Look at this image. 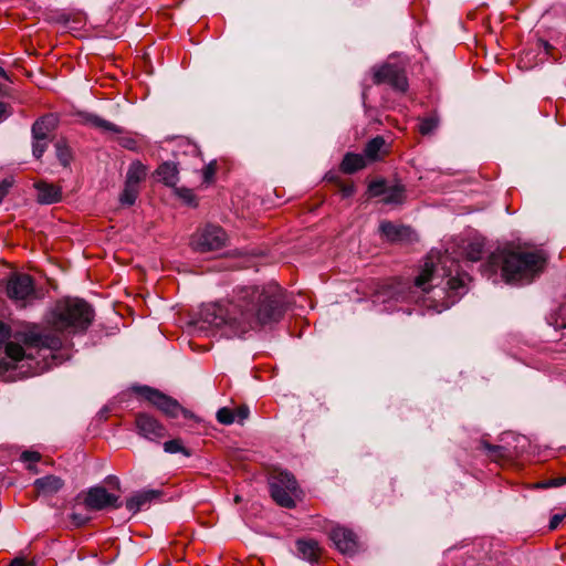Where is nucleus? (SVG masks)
<instances>
[{
    "label": "nucleus",
    "mask_w": 566,
    "mask_h": 566,
    "mask_svg": "<svg viewBox=\"0 0 566 566\" xmlns=\"http://www.w3.org/2000/svg\"><path fill=\"white\" fill-rule=\"evenodd\" d=\"M438 125H439V118L436 114H432L428 117L420 118L419 133L421 135H429L432 132H434V129H437Z\"/></svg>",
    "instance_id": "27"
},
{
    "label": "nucleus",
    "mask_w": 566,
    "mask_h": 566,
    "mask_svg": "<svg viewBox=\"0 0 566 566\" xmlns=\"http://www.w3.org/2000/svg\"><path fill=\"white\" fill-rule=\"evenodd\" d=\"M9 566H32L24 557H15Z\"/></svg>",
    "instance_id": "44"
},
{
    "label": "nucleus",
    "mask_w": 566,
    "mask_h": 566,
    "mask_svg": "<svg viewBox=\"0 0 566 566\" xmlns=\"http://www.w3.org/2000/svg\"><path fill=\"white\" fill-rule=\"evenodd\" d=\"M555 327L558 329L566 328V303L560 305L556 317H555Z\"/></svg>",
    "instance_id": "34"
},
{
    "label": "nucleus",
    "mask_w": 566,
    "mask_h": 566,
    "mask_svg": "<svg viewBox=\"0 0 566 566\" xmlns=\"http://www.w3.org/2000/svg\"><path fill=\"white\" fill-rule=\"evenodd\" d=\"M140 192V187L125 184L124 189L119 196V201L123 206L130 207L136 202Z\"/></svg>",
    "instance_id": "26"
},
{
    "label": "nucleus",
    "mask_w": 566,
    "mask_h": 566,
    "mask_svg": "<svg viewBox=\"0 0 566 566\" xmlns=\"http://www.w3.org/2000/svg\"><path fill=\"white\" fill-rule=\"evenodd\" d=\"M38 190V201L43 205L57 202L62 198L61 188L45 181H39L35 185Z\"/></svg>",
    "instance_id": "17"
},
{
    "label": "nucleus",
    "mask_w": 566,
    "mask_h": 566,
    "mask_svg": "<svg viewBox=\"0 0 566 566\" xmlns=\"http://www.w3.org/2000/svg\"><path fill=\"white\" fill-rule=\"evenodd\" d=\"M269 485L273 501L280 506L293 509L296 501L302 499L303 492L297 481L287 471L273 470L269 478Z\"/></svg>",
    "instance_id": "6"
},
{
    "label": "nucleus",
    "mask_w": 566,
    "mask_h": 566,
    "mask_svg": "<svg viewBox=\"0 0 566 566\" xmlns=\"http://www.w3.org/2000/svg\"><path fill=\"white\" fill-rule=\"evenodd\" d=\"M465 255L470 261H479L483 255V244L480 242H471L465 248Z\"/></svg>",
    "instance_id": "32"
},
{
    "label": "nucleus",
    "mask_w": 566,
    "mask_h": 566,
    "mask_svg": "<svg viewBox=\"0 0 566 566\" xmlns=\"http://www.w3.org/2000/svg\"><path fill=\"white\" fill-rule=\"evenodd\" d=\"M329 538L343 554H354L358 548L356 534L344 526H334L329 532Z\"/></svg>",
    "instance_id": "13"
},
{
    "label": "nucleus",
    "mask_w": 566,
    "mask_h": 566,
    "mask_svg": "<svg viewBox=\"0 0 566 566\" xmlns=\"http://www.w3.org/2000/svg\"><path fill=\"white\" fill-rule=\"evenodd\" d=\"M46 139H34L33 155L35 158H41L46 148Z\"/></svg>",
    "instance_id": "38"
},
{
    "label": "nucleus",
    "mask_w": 566,
    "mask_h": 566,
    "mask_svg": "<svg viewBox=\"0 0 566 566\" xmlns=\"http://www.w3.org/2000/svg\"><path fill=\"white\" fill-rule=\"evenodd\" d=\"M6 355L14 363L21 361L23 358H31V355L25 353L24 346L15 343L8 342L4 347Z\"/></svg>",
    "instance_id": "24"
},
{
    "label": "nucleus",
    "mask_w": 566,
    "mask_h": 566,
    "mask_svg": "<svg viewBox=\"0 0 566 566\" xmlns=\"http://www.w3.org/2000/svg\"><path fill=\"white\" fill-rule=\"evenodd\" d=\"M146 176L147 167L140 161L136 160L128 167L125 184L140 187L139 185L146 179Z\"/></svg>",
    "instance_id": "20"
},
{
    "label": "nucleus",
    "mask_w": 566,
    "mask_h": 566,
    "mask_svg": "<svg viewBox=\"0 0 566 566\" xmlns=\"http://www.w3.org/2000/svg\"><path fill=\"white\" fill-rule=\"evenodd\" d=\"M158 495H159V492L154 491V490L137 492L126 500V502H125L126 510L132 515H135L139 510H142L143 507L148 505Z\"/></svg>",
    "instance_id": "16"
},
{
    "label": "nucleus",
    "mask_w": 566,
    "mask_h": 566,
    "mask_svg": "<svg viewBox=\"0 0 566 566\" xmlns=\"http://www.w3.org/2000/svg\"><path fill=\"white\" fill-rule=\"evenodd\" d=\"M227 240V233L221 227L207 224L192 235L191 247L198 252L216 251L223 248Z\"/></svg>",
    "instance_id": "9"
},
{
    "label": "nucleus",
    "mask_w": 566,
    "mask_h": 566,
    "mask_svg": "<svg viewBox=\"0 0 566 566\" xmlns=\"http://www.w3.org/2000/svg\"><path fill=\"white\" fill-rule=\"evenodd\" d=\"M0 77H2L4 80H9L7 72L1 66H0Z\"/></svg>",
    "instance_id": "48"
},
{
    "label": "nucleus",
    "mask_w": 566,
    "mask_h": 566,
    "mask_svg": "<svg viewBox=\"0 0 566 566\" xmlns=\"http://www.w3.org/2000/svg\"><path fill=\"white\" fill-rule=\"evenodd\" d=\"M369 192L373 196H379V195H385L386 196L387 189L385 187V182L384 181H374V182H371L369 185Z\"/></svg>",
    "instance_id": "37"
},
{
    "label": "nucleus",
    "mask_w": 566,
    "mask_h": 566,
    "mask_svg": "<svg viewBox=\"0 0 566 566\" xmlns=\"http://www.w3.org/2000/svg\"><path fill=\"white\" fill-rule=\"evenodd\" d=\"M34 490L39 495L52 496L64 486V481L56 475H46L36 479L33 483Z\"/></svg>",
    "instance_id": "15"
},
{
    "label": "nucleus",
    "mask_w": 566,
    "mask_h": 566,
    "mask_svg": "<svg viewBox=\"0 0 566 566\" xmlns=\"http://www.w3.org/2000/svg\"><path fill=\"white\" fill-rule=\"evenodd\" d=\"M85 505L95 511L104 510L108 506L118 509V496L111 494L103 486H95L88 490L87 495L84 500Z\"/></svg>",
    "instance_id": "12"
},
{
    "label": "nucleus",
    "mask_w": 566,
    "mask_h": 566,
    "mask_svg": "<svg viewBox=\"0 0 566 566\" xmlns=\"http://www.w3.org/2000/svg\"><path fill=\"white\" fill-rule=\"evenodd\" d=\"M539 45L544 48L545 52L548 53L549 50H551V45L548 42H545V41H539Z\"/></svg>",
    "instance_id": "47"
},
{
    "label": "nucleus",
    "mask_w": 566,
    "mask_h": 566,
    "mask_svg": "<svg viewBox=\"0 0 566 566\" xmlns=\"http://www.w3.org/2000/svg\"><path fill=\"white\" fill-rule=\"evenodd\" d=\"M403 200V188L395 186L387 190L384 198L385 203H400Z\"/></svg>",
    "instance_id": "31"
},
{
    "label": "nucleus",
    "mask_w": 566,
    "mask_h": 566,
    "mask_svg": "<svg viewBox=\"0 0 566 566\" xmlns=\"http://www.w3.org/2000/svg\"><path fill=\"white\" fill-rule=\"evenodd\" d=\"M233 411H234L235 420H238L239 422H242L243 420H245L249 417V412H250L249 408L247 406H240L237 409H234Z\"/></svg>",
    "instance_id": "40"
},
{
    "label": "nucleus",
    "mask_w": 566,
    "mask_h": 566,
    "mask_svg": "<svg viewBox=\"0 0 566 566\" xmlns=\"http://www.w3.org/2000/svg\"><path fill=\"white\" fill-rule=\"evenodd\" d=\"M94 318L92 306L81 298L64 297L54 304L46 315V324L59 333H84Z\"/></svg>",
    "instance_id": "3"
},
{
    "label": "nucleus",
    "mask_w": 566,
    "mask_h": 566,
    "mask_svg": "<svg viewBox=\"0 0 566 566\" xmlns=\"http://www.w3.org/2000/svg\"><path fill=\"white\" fill-rule=\"evenodd\" d=\"M41 454L36 451H23L20 455V460L27 463V469L31 472L38 473L35 464L40 461Z\"/></svg>",
    "instance_id": "29"
},
{
    "label": "nucleus",
    "mask_w": 566,
    "mask_h": 566,
    "mask_svg": "<svg viewBox=\"0 0 566 566\" xmlns=\"http://www.w3.org/2000/svg\"><path fill=\"white\" fill-rule=\"evenodd\" d=\"M138 434L150 441H157L167 434L166 428L153 416L139 412L135 417Z\"/></svg>",
    "instance_id": "11"
},
{
    "label": "nucleus",
    "mask_w": 566,
    "mask_h": 566,
    "mask_svg": "<svg viewBox=\"0 0 566 566\" xmlns=\"http://www.w3.org/2000/svg\"><path fill=\"white\" fill-rule=\"evenodd\" d=\"M385 146V139L380 136H377L369 140L364 149L365 157L369 160H376L379 157V151Z\"/></svg>",
    "instance_id": "25"
},
{
    "label": "nucleus",
    "mask_w": 566,
    "mask_h": 566,
    "mask_svg": "<svg viewBox=\"0 0 566 566\" xmlns=\"http://www.w3.org/2000/svg\"><path fill=\"white\" fill-rule=\"evenodd\" d=\"M564 484H566V475L559 476V478H554V479H548V480L539 483L538 486L543 488V489H548V488H558Z\"/></svg>",
    "instance_id": "35"
},
{
    "label": "nucleus",
    "mask_w": 566,
    "mask_h": 566,
    "mask_svg": "<svg viewBox=\"0 0 566 566\" xmlns=\"http://www.w3.org/2000/svg\"><path fill=\"white\" fill-rule=\"evenodd\" d=\"M54 127L53 116H44L38 119L32 126V135L34 139H46L49 133Z\"/></svg>",
    "instance_id": "22"
},
{
    "label": "nucleus",
    "mask_w": 566,
    "mask_h": 566,
    "mask_svg": "<svg viewBox=\"0 0 566 566\" xmlns=\"http://www.w3.org/2000/svg\"><path fill=\"white\" fill-rule=\"evenodd\" d=\"M133 390L169 418H177L180 413L188 417V411L176 399L158 389L148 386H136Z\"/></svg>",
    "instance_id": "8"
},
{
    "label": "nucleus",
    "mask_w": 566,
    "mask_h": 566,
    "mask_svg": "<svg viewBox=\"0 0 566 566\" xmlns=\"http://www.w3.org/2000/svg\"><path fill=\"white\" fill-rule=\"evenodd\" d=\"M11 186H12V182L8 179H4L2 182H0V202L7 196Z\"/></svg>",
    "instance_id": "42"
},
{
    "label": "nucleus",
    "mask_w": 566,
    "mask_h": 566,
    "mask_svg": "<svg viewBox=\"0 0 566 566\" xmlns=\"http://www.w3.org/2000/svg\"><path fill=\"white\" fill-rule=\"evenodd\" d=\"M217 420L226 426L232 424L235 421L234 411L230 408L223 407L218 410Z\"/></svg>",
    "instance_id": "33"
},
{
    "label": "nucleus",
    "mask_w": 566,
    "mask_h": 566,
    "mask_svg": "<svg viewBox=\"0 0 566 566\" xmlns=\"http://www.w3.org/2000/svg\"><path fill=\"white\" fill-rule=\"evenodd\" d=\"M55 148H56V156H57L60 163L64 167H66L72 159V154H71L70 147L64 142L60 140L55 144Z\"/></svg>",
    "instance_id": "30"
},
{
    "label": "nucleus",
    "mask_w": 566,
    "mask_h": 566,
    "mask_svg": "<svg viewBox=\"0 0 566 566\" xmlns=\"http://www.w3.org/2000/svg\"><path fill=\"white\" fill-rule=\"evenodd\" d=\"M84 120L86 124L95 128H98L103 132H109L114 134L122 133V129L118 126L94 114L85 115Z\"/></svg>",
    "instance_id": "23"
},
{
    "label": "nucleus",
    "mask_w": 566,
    "mask_h": 566,
    "mask_svg": "<svg viewBox=\"0 0 566 566\" xmlns=\"http://www.w3.org/2000/svg\"><path fill=\"white\" fill-rule=\"evenodd\" d=\"M373 83L376 85L388 84L395 91L405 93L408 90L406 69L398 62H385L371 69Z\"/></svg>",
    "instance_id": "7"
},
{
    "label": "nucleus",
    "mask_w": 566,
    "mask_h": 566,
    "mask_svg": "<svg viewBox=\"0 0 566 566\" xmlns=\"http://www.w3.org/2000/svg\"><path fill=\"white\" fill-rule=\"evenodd\" d=\"M285 306V293L276 283L237 286L227 302L202 307L201 327L224 328L240 336L277 323L283 317Z\"/></svg>",
    "instance_id": "1"
},
{
    "label": "nucleus",
    "mask_w": 566,
    "mask_h": 566,
    "mask_svg": "<svg viewBox=\"0 0 566 566\" xmlns=\"http://www.w3.org/2000/svg\"><path fill=\"white\" fill-rule=\"evenodd\" d=\"M483 449L491 452V453H494L496 455H502V451H503V448L500 447V446H492L488 442H484L483 444Z\"/></svg>",
    "instance_id": "43"
},
{
    "label": "nucleus",
    "mask_w": 566,
    "mask_h": 566,
    "mask_svg": "<svg viewBox=\"0 0 566 566\" xmlns=\"http://www.w3.org/2000/svg\"><path fill=\"white\" fill-rule=\"evenodd\" d=\"M566 518V513L564 514H554L552 517H551V521H549V525H548V528L551 531H554L556 530L559 524Z\"/></svg>",
    "instance_id": "41"
},
{
    "label": "nucleus",
    "mask_w": 566,
    "mask_h": 566,
    "mask_svg": "<svg viewBox=\"0 0 566 566\" xmlns=\"http://www.w3.org/2000/svg\"><path fill=\"white\" fill-rule=\"evenodd\" d=\"M365 166L366 160L363 155L348 153L340 164V169L345 174H354L365 168Z\"/></svg>",
    "instance_id": "21"
},
{
    "label": "nucleus",
    "mask_w": 566,
    "mask_h": 566,
    "mask_svg": "<svg viewBox=\"0 0 566 566\" xmlns=\"http://www.w3.org/2000/svg\"><path fill=\"white\" fill-rule=\"evenodd\" d=\"M11 328L3 322H0V346L10 338Z\"/></svg>",
    "instance_id": "39"
},
{
    "label": "nucleus",
    "mask_w": 566,
    "mask_h": 566,
    "mask_svg": "<svg viewBox=\"0 0 566 566\" xmlns=\"http://www.w3.org/2000/svg\"><path fill=\"white\" fill-rule=\"evenodd\" d=\"M546 262L547 255L543 250L512 244L492 253L486 266L493 273L500 272L509 284H528L544 271Z\"/></svg>",
    "instance_id": "2"
},
{
    "label": "nucleus",
    "mask_w": 566,
    "mask_h": 566,
    "mask_svg": "<svg viewBox=\"0 0 566 566\" xmlns=\"http://www.w3.org/2000/svg\"><path fill=\"white\" fill-rule=\"evenodd\" d=\"M6 297L17 310L34 306L45 296L44 290L38 286L34 279L22 272H12L2 281Z\"/></svg>",
    "instance_id": "5"
},
{
    "label": "nucleus",
    "mask_w": 566,
    "mask_h": 566,
    "mask_svg": "<svg viewBox=\"0 0 566 566\" xmlns=\"http://www.w3.org/2000/svg\"><path fill=\"white\" fill-rule=\"evenodd\" d=\"M18 340L23 343L27 348H46L51 350H57L62 347V339L60 336L51 333H39L35 327L30 328L27 332L19 333L15 335Z\"/></svg>",
    "instance_id": "10"
},
{
    "label": "nucleus",
    "mask_w": 566,
    "mask_h": 566,
    "mask_svg": "<svg viewBox=\"0 0 566 566\" xmlns=\"http://www.w3.org/2000/svg\"><path fill=\"white\" fill-rule=\"evenodd\" d=\"M156 174L160 181L168 187H175L179 180L178 168L175 163L166 161L163 163L156 170Z\"/></svg>",
    "instance_id": "19"
},
{
    "label": "nucleus",
    "mask_w": 566,
    "mask_h": 566,
    "mask_svg": "<svg viewBox=\"0 0 566 566\" xmlns=\"http://www.w3.org/2000/svg\"><path fill=\"white\" fill-rule=\"evenodd\" d=\"M164 450L167 453H182L186 457H190L191 452L188 450L180 439H172L164 443Z\"/></svg>",
    "instance_id": "28"
},
{
    "label": "nucleus",
    "mask_w": 566,
    "mask_h": 566,
    "mask_svg": "<svg viewBox=\"0 0 566 566\" xmlns=\"http://www.w3.org/2000/svg\"><path fill=\"white\" fill-rule=\"evenodd\" d=\"M216 172H217V164H216V161H211L209 165H207L203 168V181L206 184H210L213 180Z\"/></svg>",
    "instance_id": "36"
},
{
    "label": "nucleus",
    "mask_w": 566,
    "mask_h": 566,
    "mask_svg": "<svg viewBox=\"0 0 566 566\" xmlns=\"http://www.w3.org/2000/svg\"><path fill=\"white\" fill-rule=\"evenodd\" d=\"M379 230L381 235L389 242L409 241L412 237V230L409 227L387 220L380 223Z\"/></svg>",
    "instance_id": "14"
},
{
    "label": "nucleus",
    "mask_w": 566,
    "mask_h": 566,
    "mask_svg": "<svg viewBox=\"0 0 566 566\" xmlns=\"http://www.w3.org/2000/svg\"><path fill=\"white\" fill-rule=\"evenodd\" d=\"M448 262L454 265V262L451 261L448 255L434 256L433 254H429L420 274L415 279L413 285L409 286V292L401 295V298L418 302V290L422 294L429 293L434 286L440 284L439 280L444 276L449 277L447 281L449 290L457 291L462 287L464 284L463 280L458 275L452 276V270L447 266Z\"/></svg>",
    "instance_id": "4"
},
{
    "label": "nucleus",
    "mask_w": 566,
    "mask_h": 566,
    "mask_svg": "<svg viewBox=\"0 0 566 566\" xmlns=\"http://www.w3.org/2000/svg\"><path fill=\"white\" fill-rule=\"evenodd\" d=\"M9 116L7 104L0 102V122L4 120Z\"/></svg>",
    "instance_id": "45"
},
{
    "label": "nucleus",
    "mask_w": 566,
    "mask_h": 566,
    "mask_svg": "<svg viewBox=\"0 0 566 566\" xmlns=\"http://www.w3.org/2000/svg\"><path fill=\"white\" fill-rule=\"evenodd\" d=\"M297 554L310 563H317L322 555V548L314 539H298L296 542Z\"/></svg>",
    "instance_id": "18"
},
{
    "label": "nucleus",
    "mask_w": 566,
    "mask_h": 566,
    "mask_svg": "<svg viewBox=\"0 0 566 566\" xmlns=\"http://www.w3.org/2000/svg\"><path fill=\"white\" fill-rule=\"evenodd\" d=\"M181 196L187 199V200H190L192 198V193L190 190L188 189H182L181 190Z\"/></svg>",
    "instance_id": "46"
}]
</instances>
